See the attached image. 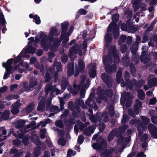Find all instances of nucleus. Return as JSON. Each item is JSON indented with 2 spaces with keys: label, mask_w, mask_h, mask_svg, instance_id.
Listing matches in <instances>:
<instances>
[{
  "label": "nucleus",
  "mask_w": 157,
  "mask_h": 157,
  "mask_svg": "<svg viewBox=\"0 0 157 157\" xmlns=\"http://www.w3.org/2000/svg\"><path fill=\"white\" fill-rule=\"evenodd\" d=\"M128 128V125H124L120 127L118 130L114 129L110 132L108 137V140L109 142L113 138L115 135L117 137H119L117 141V144L118 146H121V147L120 148H117L116 149V152L118 154H120L126 147L129 146V142L130 140V137L128 136L123 137L122 136V133Z\"/></svg>",
  "instance_id": "f257e3e1"
},
{
  "label": "nucleus",
  "mask_w": 157,
  "mask_h": 157,
  "mask_svg": "<svg viewBox=\"0 0 157 157\" xmlns=\"http://www.w3.org/2000/svg\"><path fill=\"white\" fill-rule=\"evenodd\" d=\"M27 121L25 120H19L16 121L15 123V127L16 128L18 129L19 131H17V133H13L14 136L22 139L23 143L25 145H27L29 143V136L26 135L23 136L24 134L26 132L29 131V130H27V129L30 128L33 129L36 128L35 127L36 123L34 121L31 122L26 127H24V126Z\"/></svg>",
  "instance_id": "f03ea898"
},
{
  "label": "nucleus",
  "mask_w": 157,
  "mask_h": 157,
  "mask_svg": "<svg viewBox=\"0 0 157 157\" xmlns=\"http://www.w3.org/2000/svg\"><path fill=\"white\" fill-rule=\"evenodd\" d=\"M59 34V33H57L56 28L52 27L50 29L48 37L44 33L40 32L36 36L35 41L37 43L39 42L41 47L47 51L48 49L49 45L52 43L54 35L58 36Z\"/></svg>",
  "instance_id": "7ed1b4c3"
},
{
  "label": "nucleus",
  "mask_w": 157,
  "mask_h": 157,
  "mask_svg": "<svg viewBox=\"0 0 157 157\" xmlns=\"http://www.w3.org/2000/svg\"><path fill=\"white\" fill-rule=\"evenodd\" d=\"M104 65L107 68H115L119 62L118 55L117 54L115 46L109 49L108 55L104 56L103 59Z\"/></svg>",
  "instance_id": "20e7f679"
},
{
  "label": "nucleus",
  "mask_w": 157,
  "mask_h": 157,
  "mask_svg": "<svg viewBox=\"0 0 157 157\" xmlns=\"http://www.w3.org/2000/svg\"><path fill=\"white\" fill-rule=\"evenodd\" d=\"M97 142V144H94L92 147L94 149L101 153V156L106 157L111 153L110 151L105 149L107 146L106 142L102 137H98Z\"/></svg>",
  "instance_id": "39448f33"
},
{
  "label": "nucleus",
  "mask_w": 157,
  "mask_h": 157,
  "mask_svg": "<svg viewBox=\"0 0 157 157\" xmlns=\"http://www.w3.org/2000/svg\"><path fill=\"white\" fill-rule=\"evenodd\" d=\"M80 105L82 109H86L84 101L81 98L76 99L75 102V108L73 107V103L72 101H70L68 104V107L71 110L73 111L72 114L75 117H77V113L80 112L81 109L79 105Z\"/></svg>",
  "instance_id": "423d86ee"
},
{
  "label": "nucleus",
  "mask_w": 157,
  "mask_h": 157,
  "mask_svg": "<svg viewBox=\"0 0 157 157\" xmlns=\"http://www.w3.org/2000/svg\"><path fill=\"white\" fill-rule=\"evenodd\" d=\"M68 25V22H64L61 24L62 32L61 37L63 39L62 43L63 45L64 44L69 41V37L71 34L74 30V27L71 26L69 30L67 32Z\"/></svg>",
  "instance_id": "0eeeda50"
},
{
  "label": "nucleus",
  "mask_w": 157,
  "mask_h": 157,
  "mask_svg": "<svg viewBox=\"0 0 157 157\" xmlns=\"http://www.w3.org/2000/svg\"><path fill=\"white\" fill-rule=\"evenodd\" d=\"M80 79L79 88L80 90V97L83 98L85 94V90L89 87L90 81L89 79L83 75L80 77Z\"/></svg>",
  "instance_id": "6e6552de"
},
{
  "label": "nucleus",
  "mask_w": 157,
  "mask_h": 157,
  "mask_svg": "<svg viewBox=\"0 0 157 157\" xmlns=\"http://www.w3.org/2000/svg\"><path fill=\"white\" fill-rule=\"evenodd\" d=\"M35 51V49L31 46H29L25 50H23L20 55L15 59L14 61V64H16L21 60L22 59L21 57L29 58L30 56L28 54L31 53L33 54L34 53Z\"/></svg>",
  "instance_id": "1a4fd4ad"
},
{
  "label": "nucleus",
  "mask_w": 157,
  "mask_h": 157,
  "mask_svg": "<svg viewBox=\"0 0 157 157\" xmlns=\"http://www.w3.org/2000/svg\"><path fill=\"white\" fill-rule=\"evenodd\" d=\"M89 118L93 122H96L101 121L107 122L109 120L108 114L106 112H105L103 113H98L95 117L94 115H92Z\"/></svg>",
  "instance_id": "9d476101"
},
{
  "label": "nucleus",
  "mask_w": 157,
  "mask_h": 157,
  "mask_svg": "<svg viewBox=\"0 0 157 157\" xmlns=\"http://www.w3.org/2000/svg\"><path fill=\"white\" fill-rule=\"evenodd\" d=\"M13 61V59L11 58L9 59L6 62L3 63L2 65L4 68L6 69H12L14 68V69H17L18 67H22L24 68H27L29 67V64L26 62H20L18 65L15 66L14 67L12 66V63Z\"/></svg>",
  "instance_id": "9b49d317"
},
{
  "label": "nucleus",
  "mask_w": 157,
  "mask_h": 157,
  "mask_svg": "<svg viewBox=\"0 0 157 157\" xmlns=\"http://www.w3.org/2000/svg\"><path fill=\"white\" fill-rule=\"evenodd\" d=\"M141 118L144 125L141 124L138 125V130L139 132L138 136H140L143 134V132L142 131H145L147 129V125L150 121V119L145 116H141Z\"/></svg>",
  "instance_id": "f8f14e48"
},
{
  "label": "nucleus",
  "mask_w": 157,
  "mask_h": 157,
  "mask_svg": "<svg viewBox=\"0 0 157 157\" xmlns=\"http://www.w3.org/2000/svg\"><path fill=\"white\" fill-rule=\"evenodd\" d=\"M132 99V98L129 93L127 92L126 94L124 93L121 94L120 102L122 105H123L126 101V106L127 107H129L131 105Z\"/></svg>",
  "instance_id": "ddd939ff"
},
{
  "label": "nucleus",
  "mask_w": 157,
  "mask_h": 157,
  "mask_svg": "<svg viewBox=\"0 0 157 157\" xmlns=\"http://www.w3.org/2000/svg\"><path fill=\"white\" fill-rule=\"evenodd\" d=\"M46 94L47 95L51 91L50 93V96L51 98H53L54 96L52 95V94L54 92H56V95H57L60 93V90L59 89L57 88V86L55 85L53 86H52V83H48V84L45 88Z\"/></svg>",
  "instance_id": "4468645a"
},
{
  "label": "nucleus",
  "mask_w": 157,
  "mask_h": 157,
  "mask_svg": "<svg viewBox=\"0 0 157 157\" xmlns=\"http://www.w3.org/2000/svg\"><path fill=\"white\" fill-rule=\"evenodd\" d=\"M95 100V98L94 97V94L91 93L89 96L88 100L86 101L85 103L86 106H85L86 108L87 106L90 108H93V109L96 110L98 109V107L95 103L94 101Z\"/></svg>",
  "instance_id": "2eb2a0df"
},
{
  "label": "nucleus",
  "mask_w": 157,
  "mask_h": 157,
  "mask_svg": "<svg viewBox=\"0 0 157 157\" xmlns=\"http://www.w3.org/2000/svg\"><path fill=\"white\" fill-rule=\"evenodd\" d=\"M52 99L50 98V99L48 101V104L46 106V109L48 110V107H50L49 110L51 112L48 116V117H50L52 116H53L55 114L58 113L59 111V108L58 106H56L51 105L50 104L51 102Z\"/></svg>",
  "instance_id": "dca6fc26"
},
{
  "label": "nucleus",
  "mask_w": 157,
  "mask_h": 157,
  "mask_svg": "<svg viewBox=\"0 0 157 157\" xmlns=\"http://www.w3.org/2000/svg\"><path fill=\"white\" fill-rule=\"evenodd\" d=\"M97 94L98 95V98L97 99V102L98 103H101V99L105 101H107V98L104 95V90H102L100 87H99L98 88Z\"/></svg>",
  "instance_id": "f3484780"
},
{
  "label": "nucleus",
  "mask_w": 157,
  "mask_h": 157,
  "mask_svg": "<svg viewBox=\"0 0 157 157\" xmlns=\"http://www.w3.org/2000/svg\"><path fill=\"white\" fill-rule=\"evenodd\" d=\"M90 123L89 122H87L83 124L81 121H78L77 122V124L75 125L74 127V131L76 133V135H78V128L79 129L82 131L83 128L86 127L87 125H89Z\"/></svg>",
  "instance_id": "a211bd4d"
},
{
  "label": "nucleus",
  "mask_w": 157,
  "mask_h": 157,
  "mask_svg": "<svg viewBox=\"0 0 157 157\" xmlns=\"http://www.w3.org/2000/svg\"><path fill=\"white\" fill-rule=\"evenodd\" d=\"M53 70L54 69H49V71H48L52 72V73L51 74V75H50L48 72L46 74L45 77V79L46 82H48L50 80V75L52 76L54 75V80L55 82H56L57 80L58 76V73L56 71L54 73H52V72L53 71Z\"/></svg>",
  "instance_id": "6ab92c4d"
},
{
  "label": "nucleus",
  "mask_w": 157,
  "mask_h": 157,
  "mask_svg": "<svg viewBox=\"0 0 157 157\" xmlns=\"http://www.w3.org/2000/svg\"><path fill=\"white\" fill-rule=\"evenodd\" d=\"M12 106L11 109L12 113L13 114H17L19 112L18 108L21 106L20 101H17L12 105Z\"/></svg>",
  "instance_id": "aec40b11"
},
{
  "label": "nucleus",
  "mask_w": 157,
  "mask_h": 157,
  "mask_svg": "<svg viewBox=\"0 0 157 157\" xmlns=\"http://www.w3.org/2000/svg\"><path fill=\"white\" fill-rule=\"evenodd\" d=\"M37 83L36 81H35L33 82H30L29 84V88L27 89V82H25L23 84V88L24 91L26 92H29L33 90V88L36 85Z\"/></svg>",
  "instance_id": "412c9836"
},
{
  "label": "nucleus",
  "mask_w": 157,
  "mask_h": 157,
  "mask_svg": "<svg viewBox=\"0 0 157 157\" xmlns=\"http://www.w3.org/2000/svg\"><path fill=\"white\" fill-rule=\"evenodd\" d=\"M148 85L149 87L157 85V78L153 75H150L148 77Z\"/></svg>",
  "instance_id": "4be33fe9"
},
{
  "label": "nucleus",
  "mask_w": 157,
  "mask_h": 157,
  "mask_svg": "<svg viewBox=\"0 0 157 157\" xmlns=\"http://www.w3.org/2000/svg\"><path fill=\"white\" fill-rule=\"evenodd\" d=\"M95 129V127L94 125H91L88 128H85L83 131V133L87 136H90L94 133Z\"/></svg>",
  "instance_id": "5701e85b"
},
{
  "label": "nucleus",
  "mask_w": 157,
  "mask_h": 157,
  "mask_svg": "<svg viewBox=\"0 0 157 157\" xmlns=\"http://www.w3.org/2000/svg\"><path fill=\"white\" fill-rule=\"evenodd\" d=\"M78 44H76L75 46H74L70 50L69 53V57L70 58H73L75 57V55L78 52Z\"/></svg>",
  "instance_id": "b1692460"
},
{
  "label": "nucleus",
  "mask_w": 157,
  "mask_h": 157,
  "mask_svg": "<svg viewBox=\"0 0 157 157\" xmlns=\"http://www.w3.org/2000/svg\"><path fill=\"white\" fill-rule=\"evenodd\" d=\"M152 127L153 129L155 128V125L153 124H150L148 126V129L149 131L152 135V136L153 138H157V128L155 130L153 131L151 129V127Z\"/></svg>",
  "instance_id": "393cba45"
},
{
  "label": "nucleus",
  "mask_w": 157,
  "mask_h": 157,
  "mask_svg": "<svg viewBox=\"0 0 157 157\" xmlns=\"http://www.w3.org/2000/svg\"><path fill=\"white\" fill-rule=\"evenodd\" d=\"M45 98L43 97L39 102L38 106V110L40 111H43L45 109Z\"/></svg>",
  "instance_id": "a878e982"
},
{
  "label": "nucleus",
  "mask_w": 157,
  "mask_h": 157,
  "mask_svg": "<svg viewBox=\"0 0 157 157\" xmlns=\"http://www.w3.org/2000/svg\"><path fill=\"white\" fill-rule=\"evenodd\" d=\"M142 103L138 99L136 100V105L134 112L135 114L137 115L139 113V110L142 106Z\"/></svg>",
  "instance_id": "bb28decb"
},
{
  "label": "nucleus",
  "mask_w": 157,
  "mask_h": 157,
  "mask_svg": "<svg viewBox=\"0 0 157 157\" xmlns=\"http://www.w3.org/2000/svg\"><path fill=\"white\" fill-rule=\"evenodd\" d=\"M79 69H68L67 73L68 76L70 77L74 75L75 77L77 76L79 73Z\"/></svg>",
  "instance_id": "cd10ccee"
},
{
  "label": "nucleus",
  "mask_w": 157,
  "mask_h": 157,
  "mask_svg": "<svg viewBox=\"0 0 157 157\" xmlns=\"http://www.w3.org/2000/svg\"><path fill=\"white\" fill-rule=\"evenodd\" d=\"M31 138L32 141L35 143L37 145H40V142L39 140V138L36 135L34 132L33 134H32L31 136Z\"/></svg>",
  "instance_id": "c85d7f7f"
},
{
  "label": "nucleus",
  "mask_w": 157,
  "mask_h": 157,
  "mask_svg": "<svg viewBox=\"0 0 157 157\" xmlns=\"http://www.w3.org/2000/svg\"><path fill=\"white\" fill-rule=\"evenodd\" d=\"M101 78L103 81L107 85L109 84L110 81V78L105 73L102 74L101 75Z\"/></svg>",
  "instance_id": "c756f323"
},
{
  "label": "nucleus",
  "mask_w": 157,
  "mask_h": 157,
  "mask_svg": "<svg viewBox=\"0 0 157 157\" xmlns=\"http://www.w3.org/2000/svg\"><path fill=\"white\" fill-rule=\"evenodd\" d=\"M10 153L14 154V157H19L22 154V152L20 151L16 148H14L11 150Z\"/></svg>",
  "instance_id": "7c9ffc66"
},
{
  "label": "nucleus",
  "mask_w": 157,
  "mask_h": 157,
  "mask_svg": "<svg viewBox=\"0 0 157 157\" xmlns=\"http://www.w3.org/2000/svg\"><path fill=\"white\" fill-rule=\"evenodd\" d=\"M74 89L72 90L69 87H68L67 89L70 92L72 93L74 95L76 94L78 92L79 90V87H78L76 85L74 84L73 85Z\"/></svg>",
  "instance_id": "2f4dec72"
},
{
  "label": "nucleus",
  "mask_w": 157,
  "mask_h": 157,
  "mask_svg": "<svg viewBox=\"0 0 157 157\" xmlns=\"http://www.w3.org/2000/svg\"><path fill=\"white\" fill-rule=\"evenodd\" d=\"M29 16L30 18H33L34 19L33 21L36 24H38L40 23V18L37 15L33 16L32 14H30Z\"/></svg>",
  "instance_id": "473e14b6"
},
{
  "label": "nucleus",
  "mask_w": 157,
  "mask_h": 157,
  "mask_svg": "<svg viewBox=\"0 0 157 157\" xmlns=\"http://www.w3.org/2000/svg\"><path fill=\"white\" fill-rule=\"evenodd\" d=\"M140 0H132V3L133 4L134 8V11L136 12L138 9L139 7V2Z\"/></svg>",
  "instance_id": "72a5a7b5"
},
{
  "label": "nucleus",
  "mask_w": 157,
  "mask_h": 157,
  "mask_svg": "<svg viewBox=\"0 0 157 157\" xmlns=\"http://www.w3.org/2000/svg\"><path fill=\"white\" fill-rule=\"evenodd\" d=\"M61 41L57 39L55 43L54 42L53 45L50 47V50L52 51H56L57 50V47L59 46Z\"/></svg>",
  "instance_id": "f704fd0d"
},
{
  "label": "nucleus",
  "mask_w": 157,
  "mask_h": 157,
  "mask_svg": "<svg viewBox=\"0 0 157 157\" xmlns=\"http://www.w3.org/2000/svg\"><path fill=\"white\" fill-rule=\"evenodd\" d=\"M149 113L150 116H152L151 117L152 122L155 124H157V117L153 116L155 114V111L153 110H150Z\"/></svg>",
  "instance_id": "c9c22d12"
},
{
  "label": "nucleus",
  "mask_w": 157,
  "mask_h": 157,
  "mask_svg": "<svg viewBox=\"0 0 157 157\" xmlns=\"http://www.w3.org/2000/svg\"><path fill=\"white\" fill-rule=\"evenodd\" d=\"M129 76V73L127 72L126 71L125 73V75H124V78L126 80V82H127V83H129L130 84L131 86L130 87L128 86V87L130 89H132V84L131 81L128 79V78Z\"/></svg>",
  "instance_id": "e433bc0d"
},
{
  "label": "nucleus",
  "mask_w": 157,
  "mask_h": 157,
  "mask_svg": "<svg viewBox=\"0 0 157 157\" xmlns=\"http://www.w3.org/2000/svg\"><path fill=\"white\" fill-rule=\"evenodd\" d=\"M35 107L34 103H32L29 105L25 109V112L27 113H29Z\"/></svg>",
  "instance_id": "4c0bfd02"
},
{
  "label": "nucleus",
  "mask_w": 157,
  "mask_h": 157,
  "mask_svg": "<svg viewBox=\"0 0 157 157\" xmlns=\"http://www.w3.org/2000/svg\"><path fill=\"white\" fill-rule=\"evenodd\" d=\"M68 85V82L66 77H64L62 79L61 87L62 89L63 90L62 92L66 88L67 86Z\"/></svg>",
  "instance_id": "58836bf2"
},
{
  "label": "nucleus",
  "mask_w": 157,
  "mask_h": 157,
  "mask_svg": "<svg viewBox=\"0 0 157 157\" xmlns=\"http://www.w3.org/2000/svg\"><path fill=\"white\" fill-rule=\"evenodd\" d=\"M107 108L109 110V112L110 115V116H113L114 114V107L113 105H110L109 104L107 106Z\"/></svg>",
  "instance_id": "ea45409f"
},
{
  "label": "nucleus",
  "mask_w": 157,
  "mask_h": 157,
  "mask_svg": "<svg viewBox=\"0 0 157 157\" xmlns=\"http://www.w3.org/2000/svg\"><path fill=\"white\" fill-rule=\"evenodd\" d=\"M10 114V111L7 110H5L2 114V119L4 120H7L9 118Z\"/></svg>",
  "instance_id": "a19ab883"
},
{
  "label": "nucleus",
  "mask_w": 157,
  "mask_h": 157,
  "mask_svg": "<svg viewBox=\"0 0 157 157\" xmlns=\"http://www.w3.org/2000/svg\"><path fill=\"white\" fill-rule=\"evenodd\" d=\"M122 71L121 69L119 70L117 75V82H121L123 81V78L121 77Z\"/></svg>",
  "instance_id": "79ce46f5"
},
{
  "label": "nucleus",
  "mask_w": 157,
  "mask_h": 157,
  "mask_svg": "<svg viewBox=\"0 0 157 157\" xmlns=\"http://www.w3.org/2000/svg\"><path fill=\"white\" fill-rule=\"evenodd\" d=\"M112 35L109 33H107L105 37V41L106 43L107 44L111 43V41L112 39Z\"/></svg>",
  "instance_id": "37998d69"
},
{
  "label": "nucleus",
  "mask_w": 157,
  "mask_h": 157,
  "mask_svg": "<svg viewBox=\"0 0 157 157\" xmlns=\"http://www.w3.org/2000/svg\"><path fill=\"white\" fill-rule=\"evenodd\" d=\"M137 95L138 98L141 100H143L145 98V94L141 90L138 91Z\"/></svg>",
  "instance_id": "c03bdc74"
},
{
  "label": "nucleus",
  "mask_w": 157,
  "mask_h": 157,
  "mask_svg": "<svg viewBox=\"0 0 157 157\" xmlns=\"http://www.w3.org/2000/svg\"><path fill=\"white\" fill-rule=\"evenodd\" d=\"M19 96L17 94L11 95L6 97V99L7 100H10L13 99L19 98Z\"/></svg>",
  "instance_id": "a18cd8bd"
},
{
  "label": "nucleus",
  "mask_w": 157,
  "mask_h": 157,
  "mask_svg": "<svg viewBox=\"0 0 157 157\" xmlns=\"http://www.w3.org/2000/svg\"><path fill=\"white\" fill-rule=\"evenodd\" d=\"M40 147L37 146L36 147L34 150V157H38L40 153Z\"/></svg>",
  "instance_id": "49530a36"
},
{
  "label": "nucleus",
  "mask_w": 157,
  "mask_h": 157,
  "mask_svg": "<svg viewBox=\"0 0 157 157\" xmlns=\"http://www.w3.org/2000/svg\"><path fill=\"white\" fill-rule=\"evenodd\" d=\"M124 14L125 15H127L128 18H131L132 17V12L131 10H130L128 8H127L126 10L124 11Z\"/></svg>",
  "instance_id": "de8ad7c7"
},
{
  "label": "nucleus",
  "mask_w": 157,
  "mask_h": 157,
  "mask_svg": "<svg viewBox=\"0 0 157 157\" xmlns=\"http://www.w3.org/2000/svg\"><path fill=\"white\" fill-rule=\"evenodd\" d=\"M140 40V37L139 36H136V42L134 43L133 45L135 46V48L133 49L134 51H135L137 48L138 44Z\"/></svg>",
  "instance_id": "09e8293b"
},
{
  "label": "nucleus",
  "mask_w": 157,
  "mask_h": 157,
  "mask_svg": "<svg viewBox=\"0 0 157 157\" xmlns=\"http://www.w3.org/2000/svg\"><path fill=\"white\" fill-rule=\"evenodd\" d=\"M6 21L5 20L4 16L2 12H0V23L3 25L5 24Z\"/></svg>",
  "instance_id": "8fccbe9b"
},
{
  "label": "nucleus",
  "mask_w": 157,
  "mask_h": 157,
  "mask_svg": "<svg viewBox=\"0 0 157 157\" xmlns=\"http://www.w3.org/2000/svg\"><path fill=\"white\" fill-rule=\"evenodd\" d=\"M89 74L92 78H94L96 75V72L95 69H90Z\"/></svg>",
  "instance_id": "3c124183"
},
{
  "label": "nucleus",
  "mask_w": 157,
  "mask_h": 157,
  "mask_svg": "<svg viewBox=\"0 0 157 157\" xmlns=\"http://www.w3.org/2000/svg\"><path fill=\"white\" fill-rule=\"evenodd\" d=\"M12 69H6V71L5 72L4 75L3 77V79H7L11 73Z\"/></svg>",
  "instance_id": "603ef678"
},
{
  "label": "nucleus",
  "mask_w": 157,
  "mask_h": 157,
  "mask_svg": "<svg viewBox=\"0 0 157 157\" xmlns=\"http://www.w3.org/2000/svg\"><path fill=\"white\" fill-rule=\"evenodd\" d=\"M128 117L129 116L128 115L125 114H123V117L121 121V123L122 124H125L129 119Z\"/></svg>",
  "instance_id": "864d4df0"
},
{
  "label": "nucleus",
  "mask_w": 157,
  "mask_h": 157,
  "mask_svg": "<svg viewBox=\"0 0 157 157\" xmlns=\"http://www.w3.org/2000/svg\"><path fill=\"white\" fill-rule=\"evenodd\" d=\"M47 130L45 128H43L40 130V138L41 139H44L45 137V133H46Z\"/></svg>",
  "instance_id": "5fc2aeb1"
},
{
  "label": "nucleus",
  "mask_w": 157,
  "mask_h": 157,
  "mask_svg": "<svg viewBox=\"0 0 157 157\" xmlns=\"http://www.w3.org/2000/svg\"><path fill=\"white\" fill-rule=\"evenodd\" d=\"M51 121V120L50 119L47 118L44 121H42L40 122V125L42 127H45L46 126V124L50 122Z\"/></svg>",
  "instance_id": "6e6d98bb"
},
{
  "label": "nucleus",
  "mask_w": 157,
  "mask_h": 157,
  "mask_svg": "<svg viewBox=\"0 0 157 157\" xmlns=\"http://www.w3.org/2000/svg\"><path fill=\"white\" fill-rule=\"evenodd\" d=\"M140 60L142 62L145 63L148 62L149 59L145 56H142L140 57Z\"/></svg>",
  "instance_id": "4d7b16f0"
},
{
  "label": "nucleus",
  "mask_w": 157,
  "mask_h": 157,
  "mask_svg": "<svg viewBox=\"0 0 157 157\" xmlns=\"http://www.w3.org/2000/svg\"><path fill=\"white\" fill-rule=\"evenodd\" d=\"M56 125L60 128H62L63 126V124L62 121L59 120L56 121L55 122Z\"/></svg>",
  "instance_id": "13d9d810"
},
{
  "label": "nucleus",
  "mask_w": 157,
  "mask_h": 157,
  "mask_svg": "<svg viewBox=\"0 0 157 157\" xmlns=\"http://www.w3.org/2000/svg\"><path fill=\"white\" fill-rule=\"evenodd\" d=\"M126 38V36L124 35L121 36L119 39V44H121L123 43L125 41Z\"/></svg>",
  "instance_id": "bf43d9fd"
},
{
  "label": "nucleus",
  "mask_w": 157,
  "mask_h": 157,
  "mask_svg": "<svg viewBox=\"0 0 157 157\" xmlns=\"http://www.w3.org/2000/svg\"><path fill=\"white\" fill-rule=\"evenodd\" d=\"M53 68L56 69H60L61 68V64L58 62H56L54 64Z\"/></svg>",
  "instance_id": "052dcab7"
},
{
  "label": "nucleus",
  "mask_w": 157,
  "mask_h": 157,
  "mask_svg": "<svg viewBox=\"0 0 157 157\" xmlns=\"http://www.w3.org/2000/svg\"><path fill=\"white\" fill-rule=\"evenodd\" d=\"M58 143L59 144L64 146L65 145L66 141L64 139L61 138L59 139Z\"/></svg>",
  "instance_id": "680f3d73"
},
{
  "label": "nucleus",
  "mask_w": 157,
  "mask_h": 157,
  "mask_svg": "<svg viewBox=\"0 0 157 157\" xmlns=\"http://www.w3.org/2000/svg\"><path fill=\"white\" fill-rule=\"evenodd\" d=\"M78 65L80 69H83L85 67L84 63L81 59L79 60Z\"/></svg>",
  "instance_id": "e2e57ef3"
},
{
  "label": "nucleus",
  "mask_w": 157,
  "mask_h": 157,
  "mask_svg": "<svg viewBox=\"0 0 157 157\" xmlns=\"http://www.w3.org/2000/svg\"><path fill=\"white\" fill-rule=\"evenodd\" d=\"M105 94L107 96L108 98H111L113 96V92L112 90L110 89L106 90Z\"/></svg>",
  "instance_id": "0e129e2a"
},
{
  "label": "nucleus",
  "mask_w": 157,
  "mask_h": 157,
  "mask_svg": "<svg viewBox=\"0 0 157 157\" xmlns=\"http://www.w3.org/2000/svg\"><path fill=\"white\" fill-rule=\"evenodd\" d=\"M119 15L118 14H115L113 16V22H116L118 21Z\"/></svg>",
  "instance_id": "69168bd1"
},
{
  "label": "nucleus",
  "mask_w": 157,
  "mask_h": 157,
  "mask_svg": "<svg viewBox=\"0 0 157 157\" xmlns=\"http://www.w3.org/2000/svg\"><path fill=\"white\" fill-rule=\"evenodd\" d=\"M59 98L60 102V108L61 110H62L63 109V106L65 104V102L63 101V100L64 99L63 98H62L60 97H59Z\"/></svg>",
  "instance_id": "338daca9"
},
{
  "label": "nucleus",
  "mask_w": 157,
  "mask_h": 157,
  "mask_svg": "<svg viewBox=\"0 0 157 157\" xmlns=\"http://www.w3.org/2000/svg\"><path fill=\"white\" fill-rule=\"evenodd\" d=\"M84 140V137L82 135L79 136L78 138V142L80 144H82Z\"/></svg>",
  "instance_id": "774afa93"
}]
</instances>
